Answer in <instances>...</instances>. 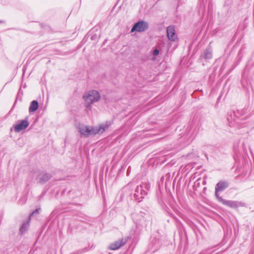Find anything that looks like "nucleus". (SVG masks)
Segmentation results:
<instances>
[{
    "mask_svg": "<svg viewBox=\"0 0 254 254\" xmlns=\"http://www.w3.org/2000/svg\"><path fill=\"white\" fill-rule=\"evenodd\" d=\"M100 98V93L96 90L90 91L87 95H84L83 97L85 102V106L87 108H90V105L98 101Z\"/></svg>",
    "mask_w": 254,
    "mask_h": 254,
    "instance_id": "nucleus-1",
    "label": "nucleus"
},
{
    "mask_svg": "<svg viewBox=\"0 0 254 254\" xmlns=\"http://www.w3.org/2000/svg\"><path fill=\"white\" fill-rule=\"evenodd\" d=\"M78 132L81 136L88 137L90 135H94V127L87 126L83 124H79L77 127Z\"/></svg>",
    "mask_w": 254,
    "mask_h": 254,
    "instance_id": "nucleus-2",
    "label": "nucleus"
},
{
    "mask_svg": "<svg viewBox=\"0 0 254 254\" xmlns=\"http://www.w3.org/2000/svg\"><path fill=\"white\" fill-rule=\"evenodd\" d=\"M148 190V186L146 184H143L140 186H138L135 189V193L134 194V197L138 201H140V199L144 198V197L147 194V190Z\"/></svg>",
    "mask_w": 254,
    "mask_h": 254,
    "instance_id": "nucleus-3",
    "label": "nucleus"
},
{
    "mask_svg": "<svg viewBox=\"0 0 254 254\" xmlns=\"http://www.w3.org/2000/svg\"><path fill=\"white\" fill-rule=\"evenodd\" d=\"M149 28V24L144 20H140L135 23L131 29V32L135 31L138 32H143L147 31Z\"/></svg>",
    "mask_w": 254,
    "mask_h": 254,
    "instance_id": "nucleus-4",
    "label": "nucleus"
},
{
    "mask_svg": "<svg viewBox=\"0 0 254 254\" xmlns=\"http://www.w3.org/2000/svg\"><path fill=\"white\" fill-rule=\"evenodd\" d=\"M220 199H221L222 203L232 208H237L238 207L244 206V203L242 202H239L238 201L227 200L223 198H220Z\"/></svg>",
    "mask_w": 254,
    "mask_h": 254,
    "instance_id": "nucleus-5",
    "label": "nucleus"
},
{
    "mask_svg": "<svg viewBox=\"0 0 254 254\" xmlns=\"http://www.w3.org/2000/svg\"><path fill=\"white\" fill-rule=\"evenodd\" d=\"M127 241V239L126 238H122L111 244L109 248L112 250H118L121 247L124 246Z\"/></svg>",
    "mask_w": 254,
    "mask_h": 254,
    "instance_id": "nucleus-6",
    "label": "nucleus"
},
{
    "mask_svg": "<svg viewBox=\"0 0 254 254\" xmlns=\"http://www.w3.org/2000/svg\"><path fill=\"white\" fill-rule=\"evenodd\" d=\"M111 124L109 122H106L100 125L99 127H94L95 133L101 134L103 133L105 131L108 129Z\"/></svg>",
    "mask_w": 254,
    "mask_h": 254,
    "instance_id": "nucleus-7",
    "label": "nucleus"
},
{
    "mask_svg": "<svg viewBox=\"0 0 254 254\" xmlns=\"http://www.w3.org/2000/svg\"><path fill=\"white\" fill-rule=\"evenodd\" d=\"M167 33L168 38L170 40L175 41L177 39L175 27L173 26H169L167 27Z\"/></svg>",
    "mask_w": 254,
    "mask_h": 254,
    "instance_id": "nucleus-8",
    "label": "nucleus"
},
{
    "mask_svg": "<svg viewBox=\"0 0 254 254\" xmlns=\"http://www.w3.org/2000/svg\"><path fill=\"white\" fill-rule=\"evenodd\" d=\"M29 124L27 120H22L20 123L17 124L14 126V130L16 132H20L28 127Z\"/></svg>",
    "mask_w": 254,
    "mask_h": 254,
    "instance_id": "nucleus-9",
    "label": "nucleus"
},
{
    "mask_svg": "<svg viewBox=\"0 0 254 254\" xmlns=\"http://www.w3.org/2000/svg\"><path fill=\"white\" fill-rule=\"evenodd\" d=\"M51 177V175L45 173H40L37 179L39 182L40 183H45L47 181H48Z\"/></svg>",
    "mask_w": 254,
    "mask_h": 254,
    "instance_id": "nucleus-10",
    "label": "nucleus"
},
{
    "mask_svg": "<svg viewBox=\"0 0 254 254\" xmlns=\"http://www.w3.org/2000/svg\"><path fill=\"white\" fill-rule=\"evenodd\" d=\"M229 187V183L226 181H220L218 183L216 186L215 189L217 190L222 191Z\"/></svg>",
    "mask_w": 254,
    "mask_h": 254,
    "instance_id": "nucleus-11",
    "label": "nucleus"
},
{
    "mask_svg": "<svg viewBox=\"0 0 254 254\" xmlns=\"http://www.w3.org/2000/svg\"><path fill=\"white\" fill-rule=\"evenodd\" d=\"M38 106L39 104L37 101L34 100L32 101L29 108V112H34L36 111L38 109Z\"/></svg>",
    "mask_w": 254,
    "mask_h": 254,
    "instance_id": "nucleus-12",
    "label": "nucleus"
},
{
    "mask_svg": "<svg viewBox=\"0 0 254 254\" xmlns=\"http://www.w3.org/2000/svg\"><path fill=\"white\" fill-rule=\"evenodd\" d=\"M202 57L205 59H210L212 58L211 51L207 49L205 50L202 55Z\"/></svg>",
    "mask_w": 254,
    "mask_h": 254,
    "instance_id": "nucleus-13",
    "label": "nucleus"
},
{
    "mask_svg": "<svg viewBox=\"0 0 254 254\" xmlns=\"http://www.w3.org/2000/svg\"><path fill=\"white\" fill-rule=\"evenodd\" d=\"M29 226V222H23L21 227L20 228L19 231L21 234H23L26 232Z\"/></svg>",
    "mask_w": 254,
    "mask_h": 254,
    "instance_id": "nucleus-14",
    "label": "nucleus"
},
{
    "mask_svg": "<svg viewBox=\"0 0 254 254\" xmlns=\"http://www.w3.org/2000/svg\"><path fill=\"white\" fill-rule=\"evenodd\" d=\"M215 195L217 198L218 200L221 203V199L220 198H222L221 196H219L218 192L220 191L217 190L215 188Z\"/></svg>",
    "mask_w": 254,
    "mask_h": 254,
    "instance_id": "nucleus-15",
    "label": "nucleus"
},
{
    "mask_svg": "<svg viewBox=\"0 0 254 254\" xmlns=\"http://www.w3.org/2000/svg\"><path fill=\"white\" fill-rule=\"evenodd\" d=\"M159 54V51L158 49H155L153 51V54L154 56H158Z\"/></svg>",
    "mask_w": 254,
    "mask_h": 254,
    "instance_id": "nucleus-16",
    "label": "nucleus"
},
{
    "mask_svg": "<svg viewBox=\"0 0 254 254\" xmlns=\"http://www.w3.org/2000/svg\"><path fill=\"white\" fill-rule=\"evenodd\" d=\"M231 120H232V118H231H231H229V117H228V122H229L230 123V126H234V124H233V123H232V122Z\"/></svg>",
    "mask_w": 254,
    "mask_h": 254,
    "instance_id": "nucleus-17",
    "label": "nucleus"
},
{
    "mask_svg": "<svg viewBox=\"0 0 254 254\" xmlns=\"http://www.w3.org/2000/svg\"><path fill=\"white\" fill-rule=\"evenodd\" d=\"M40 209H36L32 214L31 215H33L34 213H39V211H40Z\"/></svg>",
    "mask_w": 254,
    "mask_h": 254,
    "instance_id": "nucleus-18",
    "label": "nucleus"
}]
</instances>
